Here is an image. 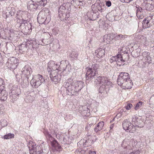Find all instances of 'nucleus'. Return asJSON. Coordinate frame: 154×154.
Listing matches in <instances>:
<instances>
[{
    "label": "nucleus",
    "instance_id": "nucleus-62",
    "mask_svg": "<svg viewBox=\"0 0 154 154\" xmlns=\"http://www.w3.org/2000/svg\"><path fill=\"white\" fill-rule=\"evenodd\" d=\"M152 7H151V8H149V9H147V10H152Z\"/></svg>",
    "mask_w": 154,
    "mask_h": 154
},
{
    "label": "nucleus",
    "instance_id": "nucleus-5",
    "mask_svg": "<svg viewBox=\"0 0 154 154\" xmlns=\"http://www.w3.org/2000/svg\"><path fill=\"white\" fill-rule=\"evenodd\" d=\"M122 126L123 129L127 132L133 133L136 131L135 127L127 119L124 121Z\"/></svg>",
    "mask_w": 154,
    "mask_h": 154
},
{
    "label": "nucleus",
    "instance_id": "nucleus-23",
    "mask_svg": "<svg viewBox=\"0 0 154 154\" xmlns=\"http://www.w3.org/2000/svg\"><path fill=\"white\" fill-rule=\"evenodd\" d=\"M105 51L104 49L99 48L96 50L94 52V55L97 57L100 58L105 55Z\"/></svg>",
    "mask_w": 154,
    "mask_h": 154
},
{
    "label": "nucleus",
    "instance_id": "nucleus-30",
    "mask_svg": "<svg viewBox=\"0 0 154 154\" xmlns=\"http://www.w3.org/2000/svg\"><path fill=\"white\" fill-rule=\"evenodd\" d=\"M104 125L103 122H100L97 124L96 127L94 128V131L96 132H98L102 130Z\"/></svg>",
    "mask_w": 154,
    "mask_h": 154
},
{
    "label": "nucleus",
    "instance_id": "nucleus-25",
    "mask_svg": "<svg viewBox=\"0 0 154 154\" xmlns=\"http://www.w3.org/2000/svg\"><path fill=\"white\" fill-rule=\"evenodd\" d=\"M20 12H17L16 15V18L17 20V23H19L20 26L22 24L26 23L27 21L26 20L23 19L20 16Z\"/></svg>",
    "mask_w": 154,
    "mask_h": 154
},
{
    "label": "nucleus",
    "instance_id": "nucleus-28",
    "mask_svg": "<svg viewBox=\"0 0 154 154\" xmlns=\"http://www.w3.org/2000/svg\"><path fill=\"white\" fill-rule=\"evenodd\" d=\"M113 34L110 35H106L103 37V40L107 43L110 42V41L113 39L114 35Z\"/></svg>",
    "mask_w": 154,
    "mask_h": 154
},
{
    "label": "nucleus",
    "instance_id": "nucleus-40",
    "mask_svg": "<svg viewBox=\"0 0 154 154\" xmlns=\"http://www.w3.org/2000/svg\"><path fill=\"white\" fill-rule=\"evenodd\" d=\"M142 103V102H139L138 103H137L135 106V109L137 110L139 108H140L141 106Z\"/></svg>",
    "mask_w": 154,
    "mask_h": 154
},
{
    "label": "nucleus",
    "instance_id": "nucleus-14",
    "mask_svg": "<svg viewBox=\"0 0 154 154\" xmlns=\"http://www.w3.org/2000/svg\"><path fill=\"white\" fill-rule=\"evenodd\" d=\"M152 18L151 16L149 17L144 19L142 22L143 27V28L145 29L149 27L151 24Z\"/></svg>",
    "mask_w": 154,
    "mask_h": 154
},
{
    "label": "nucleus",
    "instance_id": "nucleus-32",
    "mask_svg": "<svg viewBox=\"0 0 154 154\" xmlns=\"http://www.w3.org/2000/svg\"><path fill=\"white\" fill-rule=\"evenodd\" d=\"M87 140H81L78 143L77 145L79 147H82V146L85 147L86 146V143Z\"/></svg>",
    "mask_w": 154,
    "mask_h": 154
},
{
    "label": "nucleus",
    "instance_id": "nucleus-60",
    "mask_svg": "<svg viewBox=\"0 0 154 154\" xmlns=\"http://www.w3.org/2000/svg\"><path fill=\"white\" fill-rule=\"evenodd\" d=\"M144 37L143 36H141V37H140V39H141L142 40V39H144Z\"/></svg>",
    "mask_w": 154,
    "mask_h": 154
},
{
    "label": "nucleus",
    "instance_id": "nucleus-3",
    "mask_svg": "<svg viewBox=\"0 0 154 154\" xmlns=\"http://www.w3.org/2000/svg\"><path fill=\"white\" fill-rule=\"evenodd\" d=\"M45 80L42 75L38 74L34 76L31 80L30 84L33 87L37 88L42 83H45Z\"/></svg>",
    "mask_w": 154,
    "mask_h": 154
},
{
    "label": "nucleus",
    "instance_id": "nucleus-46",
    "mask_svg": "<svg viewBox=\"0 0 154 154\" xmlns=\"http://www.w3.org/2000/svg\"><path fill=\"white\" fill-rule=\"evenodd\" d=\"M4 82L3 80L1 78H0V89L1 87H4Z\"/></svg>",
    "mask_w": 154,
    "mask_h": 154
},
{
    "label": "nucleus",
    "instance_id": "nucleus-53",
    "mask_svg": "<svg viewBox=\"0 0 154 154\" xmlns=\"http://www.w3.org/2000/svg\"><path fill=\"white\" fill-rule=\"evenodd\" d=\"M69 17V13H67V11L66 12V19L65 20H66Z\"/></svg>",
    "mask_w": 154,
    "mask_h": 154
},
{
    "label": "nucleus",
    "instance_id": "nucleus-22",
    "mask_svg": "<svg viewBox=\"0 0 154 154\" xmlns=\"http://www.w3.org/2000/svg\"><path fill=\"white\" fill-rule=\"evenodd\" d=\"M4 88V87L2 86L0 89V99L3 101L6 100L8 95L7 92Z\"/></svg>",
    "mask_w": 154,
    "mask_h": 154
},
{
    "label": "nucleus",
    "instance_id": "nucleus-44",
    "mask_svg": "<svg viewBox=\"0 0 154 154\" xmlns=\"http://www.w3.org/2000/svg\"><path fill=\"white\" fill-rule=\"evenodd\" d=\"M113 35H114L113 37V39H114L115 41H117L118 40H119V36L118 34H116L115 35V34H113Z\"/></svg>",
    "mask_w": 154,
    "mask_h": 154
},
{
    "label": "nucleus",
    "instance_id": "nucleus-57",
    "mask_svg": "<svg viewBox=\"0 0 154 154\" xmlns=\"http://www.w3.org/2000/svg\"><path fill=\"white\" fill-rule=\"evenodd\" d=\"M72 1L74 2H75V3H77V2H80L78 0H72Z\"/></svg>",
    "mask_w": 154,
    "mask_h": 154
},
{
    "label": "nucleus",
    "instance_id": "nucleus-8",
    "mask_svg": "<svg viewBox=\"0 0 154 154\" xmlns=\"http://www.w3.org/2000/svg\"><path fill=\"white\" fill-rule=\"evenodd\" d=\"M57 70H52L50 73V76L52 81L55 84L58 83L61 80V75L58 73Z\"/></svg>",
    "mask_w": 154,
    "mask_h": 154
},
{
    "label": "nucleus",
    "instance_id": "nucleus-6",
    "mask_svg": "<svg viewBox=\"0 0 154 154\" xmlns=\"http://www.w3.org/2000/svg\"><path fill=\"white\" fill-rule=\"evenodd\" d=\"M39 93V91L37 89H32L26 97V101L29 103L32 102L34 101L35 97Z\"/></svg>",
    "mask_w": 154,
    "mask_h": 154
},
{
    "label": "nucleus",
    "instance_id": "nucleus-29",
    "mask_svg": "<svg viewBox=\"0 0 154 154\" xmlns=\"http://www.w3.org/2000/svg\"><path fill=\"white\" fill-rule=\"evenodd\" d=\"M10 97L12 101H14L19 95L18 93L14 90L12 91L11 93H10Z\"/></svg>",
    "mask_w": 154,
    "mask_h": 154
},
{
    "label": "nucleus",
    "instance_id": "nucleus-43",
    "mask_svg": "<svg viewBox=\"0 0 154 154\" xmlns=\"http://www.w3.org/2000/svg\"><path fill=\"white\" fill-rule=\"evenodd\" d=\"M9 12L10 13V15L12 17V16L14 15L15 10L13 8H11V10L9 11Z\"/></svg>",
    "mask_w": 154,
    "mask_h": 154
},
{
    "label": "nucleus",
    "instance_id": "nucleus-50",
    "mask_svg": "<svg viewBox=\"0 0 154 154\" xmlns=\"http://www.w3.org/2000/svg\"><path fill=\"white\" fill-rule=\"evenodd\" d=\"M137 17L140 19H142L143 17V16L141 14V13L139 14V15H137Z\"/></svg>",
    "mask_w": 154,
    "mask_h": 154
},
{
    "label": "nucleus",
    "instance_id": "nucleus-34",
    "mask_svg": "<svg viewBox=\"0 0 154 154\" xmlns=\"http://www.w3.org/2000/svg\"><path fill=\"white\" fill-rule=\"evenodd\" d=\"M99 64L96 63L93 64L90 68L96 72L97 71V70L99 68Z\"/></svg>",
    "mask_w": 154,
    "mask_h": 154
},
{
    "label": "nucleus",
    "instance_id": "nucleus-17",
    "mask_svg": "<svg viewBox=\"0 0 154 154\" xmlns=\"http://www.w3.org/2000/svg\"><path fill=\"white\" fill-rule=\"evenodd\" d=\"M133 84L132 81L130 79L127 80L124 82L121 85H119L123 88L126 89H131L133 85Z\"/></svg>",
    "mask_w": 154,
    "mask_h": 154
},
{
    "label": "nucleus",
    "instance_id": "nucleus-11",
    "mask_svg": "<svg viewBox=\"0 0 154 154\" xmlns=\"http://www.w3.org/2000/svg\"><path fill=\"white\" fill-rule=\"evenodd\" d=\"M28 146L30 154H33L34 152H37L38 151L42 148L41 146H36V144L32 141L28 143Z\"/></svg>",
    "mask_w": 154,
    "mask_h": 154
},
{
    "label": "nucleus",
    "instance_id": "nucleus-59",
    "mask_svg": "<svg viewBox=\"0 0 154 154\" xmlns=\"http://www.w3.org/2000/svg\"><path fill=\"white\" fill-rule=\"evenodd\" d=\"M113 125H111V126L110 127V128L111 129H112L113 128Z\"/></svg>",
    "mask_w": 154,
    "mask_h": 154
},
{
    "label": "nucleus",
    "instance_id": "nucleus-37",
    "mask_svg": "<svg viewBox=\"0 0 154 154\" xmlns=\"http://www.w3.org/2000/svg\"><path fill=\"white\" fill-rule=\"evenodd\" d=\"M69 7H66V8L65 9V10L63 9L64 10V12H63V21H64L66 19V12L67 11H70L71 9L69 8H68Z\"/></svg>",
    "mask_w": 154,
    "mask_h": 154
},
{
    "label": "nucleus",
    "instance_id": "nucleus-2",
    "mask_svg": "<svg viewBox=\"0 0 154 154\" xmlns=\"http://www.w3.org/2000/svg\"><path fill=\"white\" fill-rule=\"evenodd\" d=\"M94 82L96 85L100 86L99 89V93L103 94V97H106L108 92L112 86V82L107 77L100 76L97 77Z\"/></svg>",
    "mask_w": 154,
    "mask_h": 154
},
{
    "label": "nucleus",
    "instance_id": "nucleus-19",
    "mask_svg": "<svg viewBox=\"0 0 154 154\" xmlns=\"http://www.w3.org/2000/svg\"><path fill=\"white\" fill-rule=\"evenodd\" d=\"M45 14V12L41 11L38 14L37 21L39 24H42L45 21L46 17Z\"/></svg>",
    "mask_w": 154,
    "mask_h": 154
},
{
    "label": "nucleus",
    "instance_id": "nucleus-52",
    "mask_svg": "<svg viewBox=\"0 0 154 154\" xmlns=\"http://www.w3.org/2000/svg\"><path fill=\"white\" fill-rule=\"evenodd\" d=\"M128 37V35H122V36L121 37V40L123 39H125V38H126L127 37Z\"/></svg>",
    "mask_w": 154,
    "mask_h": 154
},
{
    "label": "nucleus",
    "instance_id": "nucleus-35",
    "mask_svg": "<svg viewBox=\"0 0 154 154\" xmlns=\"http://www.w3.org/2000/svg\"><path fill=\"white\" fill-rule=\"evenodd\" d=\"M14 134L9 133L5 135L3 137V138L4 139H9L14 138Z\"/></svg>",
    "mask_w": 154,
    "mask_h": 154
},
{
    "label": "nucleus",
    "instance_id": "nucleus-49",
    "mask_svg": "<svg viewBox=\"0 0 154 154\" xmlns=\"http://www.w3.org/2000/svg\"><path fill=\"white\" fill-rule=\"evenodd\" d=\"M106 5L108 7H110L111 5V3L110 1H107L106 2Z\"/></svg>",
    "mask_w": 154,
    "mask_h": 154
},
{
    "label": "nucleus",
    "instance_id": "nucleus-63",
    "mask_svg": "<svg viewBox=\"0 0 154 154\" xmlns=\"http://www.w3.org/2000/svg\"><path fill=\"white\" fill-rule=\"evenodd\" d=\"M151 5L150 4L148 5V6L151 7Z\"/></svg>",
    "mask_w": 154,
    "mask_h": 154
},
{
    "label": "nucleus",
    "instance_id": "nucleus-51",
    "mask_svg": "<svg viewBox=\"0 0 154 154\" xmlns=\"http://www.w3.org/2000/svg\"><path fill=\"white\" fill-rule=\"evenodd\" d=\"M140 152V151L139 150H137L136 151L132 152L131 153V154H138Z\"/></svg>",
    "mask_w": 154,
    "mask_h": 154
},
{
    "label": "nucleus",
    "instance_id": "nucleus-27",
    "mask_svg": "<svg viewBox=\"0 0 154 154\" xmlns=\"http://www.w3.org/2000/svg\"><path fill=\"white\" fill-rule=\"evenodd\" d=\"M143 56L145 58L146 62L148 63H151V57H150L149 53L144 51L143 53Z\"/></svg>",
    "mask_w": 154,
    "mask_h": 154
},
{
    "label": "nucleus",
    "instance_id": "nucleus-7",
    "mask_svg": "<svg viewBox=\"0 0 154 154\" xmlns=\"http://www.w3.org/2000/svg\"><path fill=\"white\" fill-rule=\"evenodd\" d=\"M6 65L11 70H14L16 68L18 65L17 60L14 57H11L8 59Z\"/></svg>",
    "mask_w": 154,
    "mask_h": 154
},
{
    "label": "nucleus",
    "instance_id": "nucleus-58",
    "mask_svg": "<svg viewBox=\"0 0 154 154\" xmlns=\"http://www.w3.org/2000/svg\"><path fill=\"white\" fill-rule=\"evenodd\" d=\"M119 36V37L120 40H121V37L122 36V34H118Z\"/></svg>",
    "mask_w": 154,
    "mask_h": 154
},
{
    "label": "nucleus",
    "instance_id": "nucleus-15",
    "mask_svg": "<svg viewBox=\"0 0 154 154\" xmlns=\"http://www.w3.org/2000/svg\"><path fill=\"white\" fill-rule=\"evenodd\" d=\"M69 4L67 3L66 4H63V6H61L59 10V17L61 20H63V12H64L63 9L65 10L66 6L70 7Z\"/></svg>",
    "mask_w": 154,
    "mask_h": 154
},
{
    "label": "nucleus",
    "instance_id": "nucleus-47",
    "mask_svg": "<svg viewBox=\"0 0 154 154\" xmlns=\"http://www.w3.org/2000/svg\"><path fill=\"white\" fill-rule=\"evenodd\" d=\"M132 107V105L130 103H128L126 106V109H130Z\"/></svg>",
    "mask_w": 154,
    "mask_h": 154
},
{
    "label": "nucleus",
    "instance_id": "nucleus-42",
    "mask_svg": "<svg viewBox=\"0 0 154 154\" xmlns=\"http://www.w3.org/2000/svg\"><path fill=\"white\" fill-rule=\"evenodd\" d=\"M84 152V151L81 149H79L75 151V154H82L83 152Z\"/></svg>",
    "mask_w": 154,
    "mask_h": 154
},
{
    "label": "nucleus",
    "instance_id": "nucleus-38",
    "mask_svg": "<svg viewBox=\"0 0 154 154\" xmlns=\"http://www.w3.org/2000/svg\"><path fill=\"white\" fill-rule=\"evenodd\" d=\"M48 152V150H46L45 149L44 151H43V150L42 149V148L40 150H39V151H38L37 154H47Z\"/></svg>",
    "mask_w": 154,
    "mask_h": 154
},
{
    "label": "nucleus",
    "instance_id": "nucleus-41",
    "mask_svg": "<svg viewBox=\"0 0 154 154\" xmlns=\"http://www.w3.org/2000/svg\"><path fill=\"white\" fill-rule=\"evenodd\" d=\"M143 9L141 7H139L137 8V15H139V14L141 13L142 11L143 10Z\"/></svg>",
    "mask_w": 154,
    "mask_h": 154
},
{
    "label": "nucleus",
    "instance_id": "nucleus-64",
    "mask_svg": "<svg viewBox=\"0 0 154 154\" xmlns=\"http://www.w3.org/2000/svg\"><path fill=\"white\" fill-rule=\"evenodd\" d=\"M0 106H1V107H3L2 105H1Z\"/></svg>",
    "mask_w": 154,
    "mask_h": 154
},
{
    "label": "nucleus",
    "instance_id": "nucleus-56",
    "mask_svg": "<svg viewBox=\"0 0 154 154\" xmlns=\"http://www.w3.org/2000/svg\"><path fill=\"white\" fill-rule=\"evenodd\" d=\"M125 2L126 3H129L130 2H131L132 0H124Z\"/></svg>",
    "mask_w": 154,
    "mask_h": 154
},
{
    "label": "nucleus",
    "instance_id": "nucleus-55",
    "mask_svg": "<svg viewBox=\"0 0 154 154\" xmlns=\"http://www.w3.org/2000/svg\"><path fill=\"white\" fill-rule=\"evenodd\" d=\"M89 154H96V152L95 151H90L89 152Z\"/></svg>",
    "mask_w": 154,
    "mask_h": 154
},
{
    "label": "nucleus",
    "instance_id": "nucleus-1",
    "mask_svg": "<svg viewBox=\"0 0 154 154\" xmlns=\"http://www.w3.org/2000/svg\"><path fill=\"white\" fill-rule=\"evenodd\" d=\"M63 85L66 88L67 94L69 95H75L76 93L83 87V83L81 81L74 82L73 79L69 78L64 83Z\"/></svg>",
    "mask_w": 154,
    "mask_h": 154
},
{
    "label": "nucleus",
    "instance_id": "nucleus-33",
    "mask_svg": "<svg viewBox=\"0 0 154 154\" xmlns=\"http://www.w3.org/2000/svg\"><path fill=\"white\" fill-rule=\"evenodd\" d=\"M35 2L38 4L39 5L44 6L47 3V0H34Z\"/></svg>",
    "mask_w": 154,
    "mask_h": 154
},
{
    "label": "nucleus",
    "instance_id": "nucleus-9",
    "mask_svg": "<svg viewBox=\"0 0 154 154\" xmlns=\"http://www.w3.org/2000/svg\"><path fill=\"white\" fill-rule=\"evenodd\" d=\"M129 74L127 72H121L120 73L117 79L119 85H121L123 82L129 79Z\"/></svg>",
    "mask_w": 154,
    "mask_h": 154
},
{
    "label": "nucleus",
    "instance_id": "nucleus-21",
    "mask_svg": "<svg viewBox=\"0 0 154 154\" xmlns=\"http://www.w3.org/2000/svg\"><path fill=\"white\" fill-rule=\"evenodd\" d=\"M38 5H39L36 2L30 1L28 3L27 8L30 10L34 11L37 8Z\"/></svg>",
    "mask_w": 154,
    "mask_h": 154
},
{
    "label": "nucleus",
    "instance_id": "nucleus-48",
    "mask_svg": "<svg viewBox=\"0 0 154 154\" xmlns=\"http://www.w3.org/2000/svg\"><path fill=\"white\" fill-rule=\"evenodd\" d=\"M109 61L111 63H113L114 61H116V56L113 57L109 59Z\"/></svg>",
    "mask_w": 154,
    "mask_h": 154
},
{
    "label": "nucleus",
    "instance_id": "nucleus-45",
    "mask_svg": "<svg viewBox=\"0 0 154 154\" xmlns=\"http://www.w3.org/2000/svg\"><path fill=\"white\" fill-rule=\"evenodd\" d=\"M71 69V67L70 64H68L66 66V68L65 69L66 70H67L69 72H70Z\"/></svg>",
    "mask_w": 154,
    "mask_h": 154
},
{
    "label": "nucleus",
    "instance_id": "nucleus-18",
    "mask_svg": "<svg viewBox=\"0 0 154 154\" xmlns=\"http://www.w3.org/2000/svg\"><path fill=\"white\" fill-rule=\"evenodd\" d=\"M123 56L121 54H118L116 56V62L118 65L121 66L124 64L125 60L123 59Z\"/></svg>",
    "mask_w": 154,
    "mask_h": 154
},
{
    "label": "nucleus",
    "instance_id": "nucleus-36",
    "mask_svg": "<svg viewBox=\"0 0 154 154\" xmlns=\"http://www.w3.org/2000/svg\"><path fill=\"white\" fill-rule=\"evenodd\" d=\"M3 17L5 18L6 19L10 16V13L8 10H6L4 11L3 13Z\"/></svg>",
    "mask_w": 154,
    "mask_h": 154
},
{
    "label": "nucleus",
    "instance_id": "nucleus-39",
    "mask_svg": "<svg viewBox=\"0 0 154 154\" xmlns=\"http://www.w3.org/2000/svg\"><path fill=\"white\" fill-rule=\"evenodd\" d=\"M0 124L3 127L7 126L8 125V122L6 120H3L2 122H0Z\"/></svg>",
    "mask_w": 154,
    "mask_h": 154
},
{
    "label": "nucleus",
    "instance_id": "nucleus-24",
    "mask_svg": "<svg viewBox=\"0 0 154 154\" xmlns=\"http://www.w3.org/2000/svg\"><path fill=\"white\" fill-rule=\"evenodd\" d=\"M27 44L29 45V49L37 48L39 45V44L37 42L31 39L27 41Z\"/></svg>",
    "mask_w": 154,
    "mask_h": 154
},
{
    "label": "nucleus",
    "instance_id": "nucleus-16",
    "mask_svg": "<svg viewBox=\"0 0 154 154\" xmlns=\"http://www.w3.org/2000/svg\"><path fill=\"white\" fill-rule=\"evenodd\" d=\"M22 72L23 74L26 75L27 78L29 79L28 76L31 74L32 70L31 67L29 65H26L22 69Z\"/></svg>",
    "mask_w": 154,
    "mask_h": 154
},
{
    "label": "nucleus",
    "instance_id": "nucleus-12",
    "mask_svg": "<svg viewBox=\"0 0 154 154\" xmlns=\"http://www.w3.org/2000/svg\"><path fill=\"white\" fill-rule=\"evenodd\" d=\"M60 66V65L55 63V62L53 61H50L48 64L47 70L48 72H51L52 70H58V68Z\"/></svg>",
    "mask_w": 154,
    "mask_h": 154
},
{
    "label": "nucleus",
    "instance_id": "nucleus-13",
    "mask_svg": "<svg viewBox=\"0 0 154 154\" xmlns=\"http://www.w3.org/2000/svg\"><path fill=\"white\" fill-rule=\"evenodd\" d=\"M132 121L134 123L136 127L142 128L144 126V123L143 121L140 119H139V117L134 116L132 118Z\"/></svg>",
    "mask_w": 154,
    "mask_h": 154
},
{
    "label": "nucleus",
    "instance_id": "nucleus-31",
    "mask_svg": "<svg viewBox=\"0 0 154 154\" xmlns=\"http://www.w3.org/2000/svg\"><path fill=\"white\" fill-rule=\"evenodd\" d=\"M78 56V53L77 51H72L70 57L72 60H76L77 59Z\"/></svg>",
    "mask_w": 154,
    "mask_h": 154
},
{
    "label": "nucleus",
    "instance_id": "nucleus-10",
    "mask_svg": "<svg viewBox=\"0 0 154 154\" xmlns=\"http://www.w3.org/2000/svg\"><path fill=\"white\" fill-rule=\"evenodd\" d=\"M45 134L47 137L49 139H51L52 140L51 141V143L52 146L54 147L56 150L59 151H60L61 147L59 146L57 140L54 138H52L51 135L48 132H47Z\"/></svg>",
    "mask_w": 154,
    "mask_h": 154
},
{
    "label": "nucleus",
    "instance_id": "nucleus-4",
    "mask_svg": "<svg viewBox=\"0 0 154 154\" xmlns=\"http://www.w3.org/2000/svg\"><path fill=\"white\" fill-rule=\"evenodd\" d=\"M136 142L133 139H125L122 144V146L124 148L130 149L135 146Z\"/></svg>",
    "mask_w": 154,
    "mask_h": 154
},
{
    "label": "nucleus",
    "instance_id": "nucleus-20",
    "mask_svg": "<svg viewBox=\"0 0 154 154\" xmlns=\"http://www.w3.org/2000/svg\"><path fill=\"white\" fill-rule=\"evenodd\" d=\"M95 71L92 70L90 68L87 70L86 74V79L87 80L92 79L95 75Z\"/></svg>",
    "mask_w": 154,
    "mask_h": 154
},
{
    "label": "nucleus",
    "instance_id": "nucleus-61",
    "mask_svg": "<svg viewBox=\"0 0 154 154\" xmlns=\"http://www.w3.org/2000/svg\"><path fill=\"white\" fill-rule=\"evenodd\" d=\"M117 115H119L118 116H122V114H121V113H119Z\"/></svg>",
    "mask_w": 154,
    "mask_h": 154
},
{
    "label": "nucleus",
    "instance_id": "nucleus-54",
    "mask_svg": "<svg viewBox=\"0 0 154 154\" xmlns=\"http://www.w3.org/2000/svg\"><path fill=\"white\" fill-rule=\"evenodd\" d=\"M91 127V124H89L87 126V127H86L85 129L87 130H89L90 128Z\"/></svg>",
    "mask_w": 154,
    "mask_h": 154
},
{
    "label": "nucleus",
    "instance_id": "nucleus-26",
    "mask_svg": "<svg viewBox=\"0 0 154 154\" xmlns=\"http://www.w3.org/2000/svg\"><path fill=\"white\" fill-rule=\"evenodd\" d=\"M29 45H27V42L20 45L19 46V49L20 52H26L29 48Z\"/></svg>",
    "mask_w": 154,
    "mask_h": 154
}]
</instances>
